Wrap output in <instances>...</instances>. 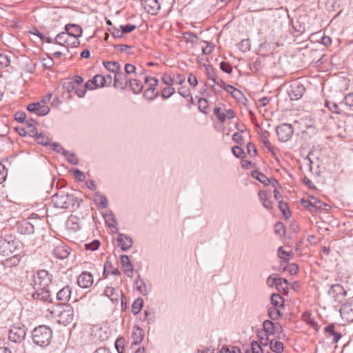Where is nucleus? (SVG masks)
<instances>
[{"label":"nucleus","instance_id":"62","mask_svg":"<svg viewBox=\"0 0 353 353\" xmlns=\"http://www.w3.org/2000/svg\"><path fill=\"white\" fill-rule=\"evenodd\" d=\"M251 353H263L261 346L255 341L251 343Z\"/></svg>","mask_w":353,"mask_h":353},{"label":"nucleus","instance_id":"22","mask_svg":"<svg viewBox=\"0 0 353 353\" xmlns=\"http://www.w3.org/2000/svg\"><path fill=\"white\" fill-rule=\"evenodd\" d=\"M122 294V292L119 290V288L106 287L104 290V295L109 298L110 300L115 304L119 303V297Z\"/></svg>","mask_w":353,"mask_h":353},{"label":"nucleus","instance_id":"13","mask_svg":"<svg viewBox=\"0 0 353 353\" xmlns=\"http://www.w3.org/2000/svg\"><path fill=\"white\" fill-rule=\"evenodd\" d=\"M70 37H71L65 31H64L58 34L54 38V41L57 44L60 46H64L66 44L67 46H70L71 47H77L80 44L79 40L73 38L72 40H70Z\"/></svg>","mask_w":353,"mask_h":353},{"label":"nucleus","instance_id":"32","mask_svg":"<svg viewBox=\"0 0 353 353\" xmlns=\"http://www.w3.org/2000/svg\"><path fill=\"white\" fill-rule=\"evenodd\" d=\"M261 147L266 150V152H272V154H275L276 152L274 151L273 146L272 145L271 143L270 142L267 136L264 134H263L261 136Z\"/></svg>","mask_w":353,"mask_h":353},{"label":"nucleus","instance_id":"14","mask_svg":"<svg viewBox=\"0 0 353 353\" xmlns=\"http://www.w3.org/2000/svg\"><path fill=\"white\" fill-rule=\"evenodd\" d=\"M116 233L117 234V241L118 243V247L123 252L130 250L133 245L132 238L126 234L119 232L118 228H116Z\"/></svg>","mask_w":353,"mask_h":353},{"label":"nucleus","instance_id":"15","mask_svg":"<svg viewBox=\"0 0 353 353\" xmlns=\"http://www.w3.org/2000/svg\"><path fill=\"white\" fill-rule=\"evenodd\" d=\"M27 110L30 112L34 113L39 117L46 116L50 112V108L47 105L42 104L41 102L39 101L30 103L27 106Z\"/></svg>","mask_w":353,"mask_h":353},{"label":"nucleus","instance_id":"61","mask_svg":"<svg viewBox=\"0 0 353 353\" xmlns=\"http://www.w3.org/2000/svg\"><path fill=\"white\" fill-rule=\"evenodd\" d=\"M219 353H241V352L240 349L237 347L234 346L232 347V350H230L228 346L223 345L221 347Z\"/></svg>","mask_w":353,"mask_h":353},{"label":"nucleus","instance_id":"39","mask_svg":"<svg viewBox=\"0 0 353 353\" xmlns=\"http://www.w3.org/2000/svg\"><path fill=\"white\" fill-rule=\"evenodd\" d=\"M270 301L272 307H277L279 306L283 307L284 305V299L283 298L277 293H274L272 294L270 298Z\"/></svg>","mask_w":353,"mask_h":353},{"label":"nucleus","instance_id":"28","mask_svg":"<svg viewBox=\"0 0 353 353\" xmlns=\"http://www.w3.org/2000/svg\"><path fill=\"white\" fill-rule=\"evenodd\" d=\"M143 321L148 324H153L156 321V312L153 307H147L143 312Z\"/></svg>","mask_w":353,"mask_h":353},{"label":"nucleus","instance_id":"1","mask_svg":"<svg viewBox=\"0 0 353 353\" xmlns=\"http://www.w3.org/2000/svg\"><path fill=\"white\" fill-rule=\"evenodd\" d=\"M52 203L54 207L63 209H74L79 205L77 197L63 190H59L52 196Z\"/></svg>","mask_w":353,"mask_h":353},{"label":"nucleus","instance_id":"20","mask_svg":"<svg viewBox=\"0 0 353 353\" xmlns=\"http://www.w3.org/2000/svg\"><path fill=\"white\" fill-rule=\"evenodd\" d=\"M64 30L73 39H79V38L82 36L83 30L78 24H66L64 27Z\"/></svg>","mask_w":353,"mask_h":353},{"label":"nucleus","instance_id":"25","mask_svg":"<svg viewBox=\"0 0 353 353\" xmlns=\"http://www.w3.org/2000/svg\"><path fill=\"white\" fill-rule=\"evenodd\" d=\"M144 334H145V333H144L143 330L142 328H141L139 326L135 325L133 327L132 333V345H137L140 344L143 339Z\"/></svg>","mask_w":353,"mask_h":353},{"label":"nucleus","instance_id":"33","mask_svg":"<svg viewBox=\"0 0 353 353\" xmlns=\"http://www.w3.org/2000/svg\"><path fill=\"white\" fill-rule=\"evenodd\" d=\"M128 85L135 94H139L143 88V85L136 79H130Z\"/></svg>","mask_w":353,"mask_h":353},{"label":"nucleus","instance_id":"40","mask_svg":"<svg viewBox=\"0 0 353 353\" xmlns=\"http://www.w3.org/2000/svg\"><path fill=\"white\" fill-rule=\"evenodd\" d=\"M278 256L283 261V262L288 263L290 261V256L293 254L292 252H287L283 250V247H279L277 250Z\"/></svg>","mask_w":353,"mask_h":353},{"label":"nucleus","instance_id":"57","mask_svg":"<svg viewBox=\"0 0 353 353\" xmlns=\"http://www.w3.org/2000/svg\"><path fill=\"white\" fill-rule=\"evenodd\" d=\"M175 92V90L174 88L171 86H168L167 88H164L162 90L161 97L163 99H168Z\"/></svg>","mask_w":353,"mask_h":353},{"label":"nucleus","instance_id":"37","mask_svg":"<svg viewBox=\"0 0 353 353\" xmlns=\"http://www.w3.org/2000/svg\"><path fill=\"white\" fill-rule=\"evenodd\" d=\"M263 330L266 334H275V324L270 320H265L263 323Z\"/></svg>","mask_w":353,"mask_h":353},{"label":"nucleus","instance_id":"2","mask_svg":"<svg viewBox=\"0 0 353 353\" xmlns=\"http://www.w3.org/2000/svg\"><path fill=\"white\" fill-rule=\"evenodd\" d=\"M52 338V330L47 325H39L35 327L32 332L33 343L40 347L48 346Z\"/></svg>","mask_w":353,"mask_h":353},{"label":"nucleus","instance_id":"47","mask_svg":"<svg viewBox=\"0 0 353 353\" xmlns=\"http://www.w3.org/2000/svg\"><path fill=\"white\" fill-rule=\"evenodd\" d=\"M49 146L52 151L56 152L57 153H61V154H73L72 153H68V151H66L60 144L57 143L49 144Z\"/></svg>","mask_w":353,"mask_h":353},{"label":"nucleus","instance_id":"60","mask_svg":"<svg viewBox=\"0 0 353 353\" xmlns=\"http://www.w3.org/2000/svg\"><path fill=\"white\" fill-rule=\"evenodd\" d=\"M214 114L220 122H224L225 121L226 115L224 112H221V108L215 107L214 108Z\"/></svg>","mask_w":353,"mask_h":353},{"label":"nucleus","instance_id":"9","mask_svg":"<svg viewBox=\"0 0 353 353\" xmlns=\"http://www.w3.org/2000/svg\"><path fill=\"white\" fill-rule=\"evenodd\" d=\"M327 294L334 303L340 304L345 300L347 292L341 284L336 283L330 286Z\"/></svg>","mask_w":353,"mask_h":353},{"label":"nucleus","instance_id":"56","mask_svg":"<svg viewBox=\"0 0 353 353\" xmlns=\"http://www.w3.org/2000/svg\"><path fill=\"white\" fill-rule=\"evenodd\" d=\"M124 343L125 340L123 337L117 339L115 341V348L118 353H123L124 352Z\"/></svg>","mask_w":353,"mask_h":353},{"label":"nucleus","instance_id":"27","mask_svg":"<svg viewBox=\"0 0 353 353\" xmlns=\"http://www.w3.org/2000/svg\"><path fill=\"white\" fill-rule=\"evenodd\" d=\"M37 121L34 119H28L26 123V128L21 129L24 134H28L30 137H35L37 134V130L35 127Z\"/></svg>","mask_w":353,"mask_h":353},{"label":"nucleus","instance_id":"53","mask_svg":"<svg viewBox=\"0 0 353 353\" xmlns=\"http://www.w3.org/2000/svg\"><path fill=\"white\" fill-rule=\"evenodd\" d=\"M238 46L241 52H248L250 49V41L249 39H243L240 43H239Z\"/></svg>","mask_w":353,"mask_h":353},{"label":"nucleus","instance_id":"4","mask_svg":"<svg viewBox=\"0 0 353 353\" xmlns=\"http://www.w3.org/2000/svg\"><path fill=\"white\" fill-rule=\"evenodd\" d=\"M28 329L21 323H15L12 325L8 332V339L11 343L21 345L23 343Z\"/></svg>","mask_w":353,"mask_h":353},{"label":"nucleus","instance_id":"38","mask_svg":"<svg viewBox=\"0 0 353 353\" xmlns=\"http://www.w3.org/2000/svg\"><path fill=\"white\" fill-rule=\"evenodd\" d=\"M143 307V299L142 298H137L132 304V312L136 315L139 314Z\"/></svg>","mask_w":353,"mask_h":353},{"label":"nucleus","instance_id":"18","mask_svg":"<svg viewBox=\"0 0 353 353\" xmlns=\"http://www.w3.org/2000/svg\"><path fill=\"white\" fill-rule=\"evenodd\" d=\"M105 85V77L96 74L91 80L88 81L85 87L88 90H94L98 88H103Z\"/></svg>","mask_w":353,"mask_h":353},{"label":"nucleus","instance_id":"43","mask_svg":"<svg viewBox=\"0 0 353 353\" xmlns=\"http://www.w3.org/2000/svg\"><path fill=\"white\" fill-rule=\"evenodd\" d=\"M10 63V56L4 53H0V70L8 67Z\"/></svg>","mask_w":353,"mask_h":353},{"label":"nucleus","instance_id":"44","mask_svg":"<svg viewBox=\"0 0 353 353\" xmlns=\"http://www.w3.org/2000/svg\"><path fill=\"white\" fill-rule=\"evenodd\" d=\"M270 350L275 353H281L283 352V343L281 341H276L273 343V341L270 342Z\"/></svg>","mask_w":353,"mask_h":353},{"label":"nucleus","instance_id":"63","mask_svg":"<svg viewBox=\"0 0 353 353\" xmlns=\"http://www.w3.org/2000/svg\"><path fill=\"white\" fill-rule=\"evenodd\" d=\"M220 69L227 74H230L232 72V68L231 65L225 61H221L220 63Z\"/></svg>","mask_w":353,"mask_h":353},{"label":"nucleus","instance_id":"11","mask_svg":"<svg viewBox=\"0 0 353 353\" xmlns=\"http://www.w3.org/2000/svg\"><path fill=\"white\" fill-rule=\"evenodd\" d=\"M276 132L279 140L281 142H286L292 137L294 130L290 124L283 123L276 127Z\"/></svg>","mask_w":353,"mask_h":353},{"label":"nucleus","instance_id":"31","mask_svg":"<svg viewBox=\"0 0 353 353\" xmlns=\"http://www.w3.org/2000/svg\"><path fill=\"white\" fill-rule=\"evenodd\" d=\"M94 202L97 207L101 208H106L108 205V201L105 196L96 192L94 195Z\"/></svg>","mask_w":353,"mask_h":353},{"label":"nucleus","instance_id":"41","mask_svg":"<svg viewBox=\"0 0 353 353\" xmlns=\"http://www.w3.org/2000/svg\"><path fill=\"white\" fill-rule=\"evenodd\" d=\"M288 281L286 279L281 278V282H278V285L276 286V290L279 292H283L284 294L288 292Z\"/></svg>","mask_w":353,"mask_h":353},{"label":"nucleus","instance_id":"30","mask_svg":"<svg viewBox=\"0 0 353 353\" xmlns=\"http://www.w3.org/2000/svg\"><path fill=\"white\" fill-rule=\"evenodd\" d=\"M250 175L265 186L270 184V178L267 177L264 174L261 173L257 170L251 171Z\"/></svg>","mask_w":353,"mask_h":353},{"label":"nucleus","instance_id":"21","mask_svg":"<svg viewBox=\"0 0 353 353\" xmlns=\"http://www.w3.org/2000/svg\"><path fill=\"white\" fill-rule=\"evenodd\" d=\"M17 232L21 234H31L34 232V225L27 221H18L16 225Z\"/></svg>","mask_w":353,"mask_h":353},{"label":"nucleus","instance_id":"36","mask_svg":"<svg viewBox=\"0 0 353 353\" xmlns=\"http://www.w3.org/2000/svg\"><path fill=\"white\" fill-rule=\"evenodd\" d=\"M104 219H105L106 225L110 228H114L115 229L114 232L116 233V228H117L116 227L117 221L114 219L113 213L111 211H109V212H107L106 214H104Z\"/></svg>","mask_w":353,"mask_h":353},{"label":"nucleus","instance_id":"19","mask_svg":"<svg viewBox=\"0 0 353 353\" xmlns=\"http://www.w3.org/2000/svg\"><path fill=\"white\" fill-rule=\"evenodd\" d=\"M77 284L81 288H88L93 284V276L88 272H83L77 279Z\"/></svg>","mask_w":353,"mask_h":353},{"label":"nucleus","instance_id":"17","mask_svg":"<svg viewBox=\"0 0 353 353\" xmlns=\"http://www.w3.org/2000/svg\"><path fill=\"white\" fill-rule=\"evenodd\" d=\"M141 3L144 10L152 15L157 14L161 8L158 0H141Z\"/></svg>","mask_w":353,"mask_h":353},{"label":"nucleus","instance_id":"29","mask_svg":"<svg viewBox=\"0 0 353 353\" xmlns=\"http://www.w3.org/2000/svg\"><path fill=\"white\" fill-rule=\"evenodd\" d=\"M134 285L137 291L143 296H146L148 294V290L147 289L145 282L140 275H139L134 281Z\"/></svg>","mask_w":353,"mask_h":353},{"label":"nucleus","instance_id":"54","mask_svg":"<svg viewBox=\"0 0 353 353\" xmlns=\"http://www.w3.org/2000/svg\"><path fill=\"white\" fill-rule=\"evenodd\" d=\"M274 232L280 236H284L285 233V227L283 223L277 222L274 225Z\"/></svg>","mask_w":353,"mask_h":353},{"label":"nucleus","instance_id":"26","mask_svg":"<svg viewBox=\"0 0 353 353\" xmlns=\"http://www.w3.org/2000/svg\"><path fill=\"white\" fill-rule=\"evenodd\" d=\"M325 332L327 338L333 336L332 342L334 343H337L342 336L340 332L335 330V325L332 323L327 325L325 327Z\"/></svg>","mask_w":353,"mask_h":353},{"label":"nucleus","instance_id":"51","mask_svg":"<svg viewBox=\"0 0 353 353\" xmlns=\"http://www.w3.org/2000/svg\"><path fill=\"white\" fill-rule=\"evenodd\" d=\"M183 38L186 42L194 43L196 40L198 39L197 36L192 32H185L183 33Z\"/></svg>","mask_w":353,"mask_h":353},{"label":"nucleus","instance_id":"42","mask_svg":"<svg viewBox=\"0 0 353 353\" xmlns=\"http://www.w3.org/2000/svg\"><path fill=\"white\" fill-rule=\"evenodd\" d=\"M278 282H281V277H279L276 274H272L268 277L266 284L270 288H276V286L278 285Z\"/></svg>","mask_w":353,"mask_h":353},{"label":"nucleus","instance_id":"23","mask_svg":"<svg viewBox=\"0 0 353 353\" xmlns=\"http://www.w3.org/2000/svg\"><path fill=\"white\" fill-rule=\"evenodd\" d=\"M54 257L59 259H65L70 254L69 249L62 243H59L52 251Z\"/></svg>","mask_w":353,"mask_h":353},{"label":"nucleus","instance_id":"46","mask_svg":"<svg viewBox=\"0 0 353 353\" xmlns=\"http://www.w3.org/2000/svg\"><path fill=\"white\" fill-rule=\"evenodd\" d=\"M143 96L150 101H153L159 96V92H155L154 88H148L144 92Z\"/></svg>","mask_w":353,"mask_h":353},{"label":"nucleus","instance_id":"64","mask_svg":"<svg viewBox=\"0 0 353 353\" xmlns=\"http://www.w3.org/2000/svg\"><path fill=\"white\" fill-rule=\"evenodd\" d=\"M145 83L149 84V88H154L158 85L159 80L155 77H146Z\"/></svg>","mask_w":353,"mask_h":353},{"label":"nucleus","instance_id":"35","mask_svg":"<svg viewBox=\"0 0 353 353\" xmlns=\"http://www.w3.org/2000/svg\"><path fill=\"white\" fill-rule=\"evenodd\" d=\"M268 194L263 190L259 192V196L265 208L270 210L272 208V202L268 199Z\"/></svg>","mask_w":353,"mask_h":353},{"label":"nucleus","instance_id":"8","mask_svg":"<svg viewBox=\"0 0 353 353\" xmlns=\"http://www.w3.org/2000/svg\"><path fill=\"white\" fill-rule=\"evenodd\" d=\"M52 275L46 270H38L33 278V288H48L52 283Z\"/></svg>","mask_w":353,"mask_h":353},{"label":"nucleus","instance_id":"45","mask_svg":"<svg viewBox=\"0 0 353 353\" xmlns=\"http://www.w3.org/2000/svg\"><path fill=\"white\" fill-rule=\"evenodd\" d=\"M279 208L281 211L285 219H288L291 214L288 205L283 201H279Z\"/></svg>","mask_w":353,"mask_h":353},{"label":"nucleus","instance_id":"10","mask_svg":"<svg viewBox=\"0 0 353 353\" xmlns=\"http://www.w3.org/2000/svg\"><path fill=\"white\" fill-rule=\"evenodd\" d=\"M305 91L304 85L299 81H294L290 83L288 93L291 100L296 101L302 97Z\"/></svg>","mask_w":353,"mask_h":353},{"label":"nucleus","instance_id":"49","mask_svg":"<svg viewBox=\"0 0 353 353\" xmlns=\"http://www.w3.org/2000/svg\"><path fill=\"white\" fill-rule=\"evenodd\" d=\"M115 49L119 50L122 52H125L127 54L130 55L133 54V52L131 50L132 46L125 45V44H117L114 46Z\"/></svg>","mask_w":353,"mask_h":353},{"label":"nucleus","instance_id":"34","mask_svg":"<svg viewBox=\"0 0 353 353\" xmlns=\"http://www.w3.org/2000/svg\"><path fill=\"white\" fill-rule=\"evenodd\" d=\"M19 262L20 257L17 254H15L7 258L2 262V264L6 268H12L18 265Z\"/></svg>","mask_w":353,"mask_h":353},{"label":"nucleus","instance_id":"7","mask_svg":"<svg viewBox=\"0 0 353 353\" xmlns=\"http://www.w3.org/2000/svg\"><path fill=\"white\" fill-rule=\"evenodd\" d=\"M108 65H110L111 63H106ZM115 66L114 69H110L108 68V70L112 73H114V86L115 88H120L121 90H124L129 83V80L127 79V76L125 74L121 72V66L120 63H112Z\"/></svg>","mask_w":353,"mask_h":353},{"label":"nucleus","instance_id":"55","mask_svg":"<svg viewBox=\"0 0 353 353\" xmlns=\"http://www.w3.org/2000/svg\"><path fill=\"white\" fill-rule=\"evenodd\" d=\"M84 246L86 250L95 251L99 248L100 242L99 240H94L90 243H85Z\"/></svg>","mask_w":353,"mask_h":353},{"label":"nucleus","instance_id":"52","mask_svg":"<svg viewBox=\"0 0 353 353\" xmlns=\"http://www.w3.org/2000/svg\"><path fill=\"white\" fill-rule=\"evenodd\" d=\"M208 108V101L207 99H204V98H200L199 99V101H198V108L199 110L204 113V114H207L208 112H207V109Z\"/></svg>","mask_w":353,"mask_h":353},{"label":"nucleus","instance_id":"50","mask_svg":"<svg viewBox=\"0 0 353 353\" xmlns=\"http://www.w3.org/2000/svg\"><path fill=\"white\" fill-rule=\"evenodd\" d=\"M268 316L272 320L278 319L281 316L280 310L275 307H270L268 311Z\"/></svg>","mask_w":353,"mask_h":353},{"label":"nucleus","instance_id":"24","mask_svg":"<svg viewBox=\"0 0 353 353\" xmlns=\"http://www.w3.org/2000/svg\"><path fill=\"white\" fill-rule=\"evenodd\" d=\"M72 294V288L65 285L57 293V299L61 302V304H66L70 300Z\"/></svg>","mask_w":353,"mask_h":353},{"label":"nucleus","instance_id":"6","mask_svg":"<svg viewBox=\"0 0 353 353\" xmlns=\"http://www.w3.org/2000/svg\"><path fill=\"white\" fill-rule=\"evenodd\" d=\"M301 203L303 207L312 212H317L319 210L327 211L330 208L329 205L313 196H309L307 199H302Z\"/></svg>","mask_w":353,"mask_h":353},{"label":"nucleus","instance_id":"3","mask_svg":"<svg viewBox=\"0 0 353 353\" xmlns=\"http://www.w3.org/2000/svg\"><path fill=\"white\" fill-rule=\"evenodd\" d=\"M20 246V242L10 234H1L0 236V254L8 256Z\"/></svg>","mask_w":353,"mask_h":353},{"label":"nucleus","instance_id":"59","mask_svg":"<svg viewBox=\"0 0 353 353\" xmlns=\"http://www.w3.org/2000/svg\"><path fill=\"white\" fill-rule=\"evenodd\" d=\"M36 139L38 142V143L43 145H48L50 144L49 143V139L48 137L44 136L42 134H38L35 136Z\"/></svg>","mask_w":353,"mask_h":353},{"label":"nucleus","instance_id":"12","mask_svg":"<svg viewBox=\"0 0 353 353\" xmlns=\"http://www.w3.org/2000/svg\"><path fill=\"white\" fill-rule=\"evenodd\" d=\"M34 291L32 293V298L44 303H52L50 291L48 288H33Z\"/></svg>","mask_w":353,"mask_h":353},{"label":"nucleus","instance_id":"48","mask_svg":"<svg viewBox=\"0 0 353 353\" xmlns=\"http://www.w3.org/2000/svg\"><path fill=\"white\" fill-rule=\"evenodd\" d=\"M339 105L348 106L350 109H352L353 108V93L347 94Z\"/></svg>","mask_w":353,"mask_h":353},{"label":"nucleus","instance_id":"5","mask_svg":"<svg viewBox=\"0 0 353 353\" xmlns=\"http://www.w3.org/2000/svg\"><path fill=\"white\" fill-rule=\"evenodd\" d=\"M48 311L54 317H61L65 321L72 320L74 311L72 307L68 304H57L48 309Z\"/></svg>","mask_w":353,"mask_h":353},{"label":"nucleus","instance_id":"16","mask_svg":"<svg viewBox=\"0 0 353 353\" xmlns=\"http://www.w3.org/2000/svg\"><path fill=\"white\" fill-rule=\"evenodd\" d=\"M340 314L343 319L353 321V298L341 305Z\"/></svg>","mask_w":353,"mask_h":353},{"label":"nucleus","instance_id":"58","mask_svg":"<svg viewBox=\"0 0 353 353\" xmlns=\"http://www.w3.org/2000/svg\"><path fill=\"white\" fill-rule=\"evenodd\" d=\"M326 105L328 108V109L334 113L339 114L341 112V110L339 108V105L336 104L334 102L327 101Z\"/></svg>","mask_w":353,"mask_h":353}]
</instances>
